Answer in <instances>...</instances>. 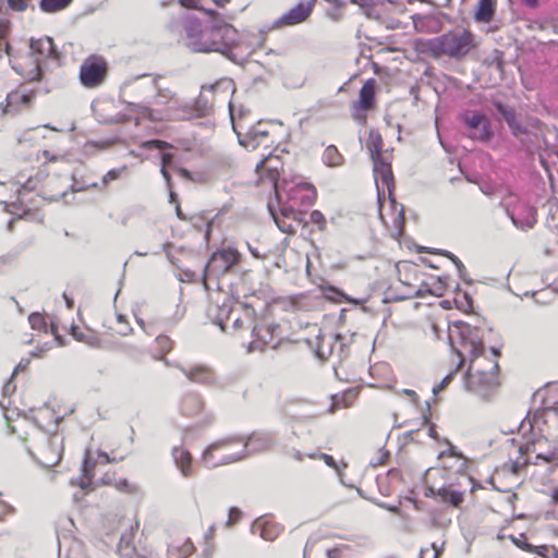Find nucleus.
Here are the masks:
<instances>
[{
    "instance_id": "23",
    "label": "nucleus",
    "mask_w": 558,
    "mask_h": 558,
    "mask_svg": "<svg viewBox=\"0 0 558 558\" xmlns=\"http://www.w3.org/2000/svg\"><path fill=\"white\" fill-rule=\"evenodd\" d=\"M96 465V460L90 457L89 451H86L83 464H82V476L80 480V487L84 490L88 489L92 485V478L94 477L93 470Z\"/></svg>"
},
{
    "instance_id": "32",
    "label": "nucleus",
    "mask_w": 558,
    "mask_h": 558,
    "mask_svg": "<svg viewBox=\"0 0 558 558\" xmlns=\"http://www.w3.org/2000/svg\"><path fill=\"white\" fill-rule=\"evenodd\" d=\"M323 160L328 167H338L342 165L343 157L333 145L328 146L323 155Z\"/></svg>"
},
{
    "instance_id": "11",
    "label": "nucleus",
    "mask_w": 558,
    "mask_h": 558,
    "mask_svg": "<svg viewBox=\"0 0 558 558\" xmlns=\"http://www.w3.org/2000/svg\"><path fill=\"white\" fill-rule=\"evenodd\" d=\"M107 63L104 59L93 57L88 58L82 65L80 71V80L85 87L98 86L106 76Z\"/></svg>"
},
{
    "instance_id": "39",
    "label": "nucleus",
    "mask_w": 558,
    "mask_h": 558,
    "mask_svg": "<svg viewBox=\"0 0 558 558\" xmlns=\"http://www.w3.org/2000/svg\"><path fill=\"white\" fill-rule=\"evenodd\" d=\"M506 211H507L508 217L511 219V222L513 223V226L515 228H518V229L523 230V231H527V230L532 229L534 227L535 222H536V218H535L534 213L525 221H519L513 216V214H511L509 211V209H507Z\"/></svg>"
},
{
    "instance_id": "14",
    "label": "nucleus",
    "mask_w": 558,
    "mask_h": 558,
    "mask_svg": "<svg viewBox=\"0 0 558 558\" xmlns=\"http://www.w3.org/2000/svg\"><path fill=\"white\" fill-rule=\"evenodd\" d=\"M231 299L226 300L221 305H216L209 310L210 315L214 317V322L218 325L221 330H229V318L236 314L235 304Z\"/></svg>"
},
{
    "instance_id": "17",
    "label": "nucleus",
    "mask_w": 558,
    "mask_h": 558,
    "mask_svg": "<svg viewBox=\"0 0 558 558\" xmlns=\"http://www.w3.org/2000/svg\"><path fill=\"white\" fill-rule=\"evenodd\" d=\"M177 367H179L181 372L186 376V378L192 383L207 386L214 385L216 383L215 373L207 366L199 365L190 369L180 365H177Z\"/></svg>"
},
{
    "instance_id": "64",
    "label": "nucleus",
    "mask_w": 558,
    "mask_h": 558,
    "mask_svg": "<svg viewBox=\"0 0 558 558\" xmlns=\"http://www.w3.org/2000/svg\"><path fill=\"white\" fill-rule=\"evenodd\" d=\"M328 558H341V550L339 548H332L327 550Z\"/></svg>"
},
{
    "instance_id": "16",
    "label": "nucleus",
    "mask_w": 558,
    "mask_h": 558,
    "mask_svg": "<svg viewBox=\"0 0 558 558\" xmlns=\"http://www.w3.org/2000/svg\"><path fill=\"white\" fill-rule=\"evenodd\" d=\"M278 329L276 325H269L266 327L263 326H254L252 329L253 336L255 339L248 344L247 351H263L266 344L272 340L275 331Z\"/></svg>"
},
{
    "instance_id": "56",
    "label": "nucleus",
    "mask_w": 558,
    "mask_h": 558,
    "mask_svg": "<svg viewBox=\"0 0 558 558\" xmlns=\"http://www.w3.org/2000/svg\"><path fill=\"white\" fill-rule=\"evenodd\" d=\"M318 458H319V459H322V460H324V462H325L328 466H330V468L335 469V470L340 474L339 465L337 464L336 460H335L331 456H329V454H327V453L319 452V453H318Z\"/></svg>"
},
{
    "instance_id": "27",
    "label": "nucleus",
    "mask_w": 558,
    "mask_h": 558,
    "mask_svg": "<svg viewBox=\"0 0 558 558\" xmlns=\"http://www.w3.org/2000/svg\"><path fill=\"white\" fill-rule=\"evenodd\" d=\"M252 530L254 533H258L263 539L269 542L276 539L279 534V531L275 525L262 521H255Z\"/></svg>"
},
{
    "instance_id": "40",
    "label": "nucleus",
    "mask_w": 558,
    "mask_h": 558,
    "mask_svg": "<svg viewBox=\"0 0 558 558\" xmlns=\"http://www.w3.org/2000/svg\"><path fill=\"white\" fill-rule=\"evenodd\" d=\"M156 342L159 345L160 351L162 353V355L159 359L162 360L166 365L171 366L172 364L163 357V355L168 353L172 348V342L170 338L168 336L161 335L156 338Z\"/></svg>"
},
{
    "instance_id": "12",
    "label": "nucleus",
    "mask_w": 558,
    "mask_h": 558,
    "mask_svg": "<svg viewBox=\"0 0 558 558\" xmlns=\"http://www.w3.org/2000/svg\"><path fill=\"white\" fill-rule=\"evenodd\" d=\"M283 167V162L279 156L268 154L263 157L256 165V173L259 177L260 183H269L274 189L277 187V183L280 178V170Z\"/></svg>"
},
{
    "instance_id": "34",
    "label": "nucleus",
    "mask_w": 558,
    "mask_h": 558,
    "mask_svg": "<svg viewBox=\"0 0 558 558\" xmlns=\"http://www.w3.org/2000/svg\"><path fill=\"white\" fill-rule=\"evenodd\" d=\"M268 209L270 211V215L274 219V221L276 222L277 227L279 228V230L283 233H288V234H292L294 233L295 231V227L294 225L289 221L290 218H283V217H280L271 207V205L269 204L268 205Z\"/></svg>"
},
{
    "instance_id": "2",
    "label": "nucleus",
    "mask_w": 558,
    "mask_h": 558,
    "mask_svg": "<svg viewBox=\"0 0 558 558\" xmlns=\"http://www.w3.org/2000/svg\"><path fill=\"white\" fill-rule=\"evenodd\" d=\"M275 442V436L271 433H253L248 437H226L205 449L202 462L209 469L227 465L238 462L251 453L269 450Z\"/></svg>"
},
{
    "instance_id": "38",
    "label": "nucleus",
    "mask_w": 558,
    "mask_h": 558,
    "mask_svg": "<svg viewBox=\"0 0 558 558\" xmlns=\"http://www.w3.org/2000/svg\"><path fill=\"white\" fill-rule=\"evenodd\" d=\"M38 183H39L38 178H34V177L29 175L25 181H23V178L19 177L16 180V184L20 186L17 189V192L21 195L23 192L34 191L37 189Z\"/></svg>"
},
{
    "instance_id": "29",
    "label": "nucleus",
    "mask_w": 558,
    "mask_h": 558,
    "mask_svg": "<svg viewBox=\"0 0 558 558\" xmlns=\"http://www.w3.org/2000/svg\"><path fill=\"white\" fill-rule=\"evenodd\" d=\"M203 409V401L197 395H187L182 401V411L186 415H195Z\"/></svg>"
},
{
    "instance_id": "46",
    "label": "nucleus",
    "mask_w": 558,
    "mask_h": 558,
    "mask_svg": "<svg viewBox=\"0 0 558 558\" xmlns=\"http://www.w3.org/2000/svg\"><path fill=\"white\" fill-rule=\"evenodd\" d=\"M171 145L165 141L161 140H150L142 143V147L145 149H158L163 150Z\"/></svg>"
},
{
    "instance_id": "5",
    "label": "nucleus",
    "mask_w": 558,
    "mask_h": 558,
    "mask_svg": "<svg viewBox=\"0 0 558 558\" xmlns=\"http://www.w3.org/2000/svg\"><path fill=\"white\" fill-rule=\"evenodd\" d=\"M488 368H483L480 357H472L464 378V387L473 393L485 397L497 385L496 371L498 363L488 362Z\"/></svg>"
},
{
    "instance_id": "8",
    "label": "nucleus",
    "mask_w": 558,
    "mask_h": 558,
    "mask_svg": "<svg viewBox=\"0 0 558 558\" xmlns=\"http://www.w3.org/2000/svg\"><path fill=\"white\" fill-rule=\"evenodd\" d=\"M240 254L235 248H222L218 250L210 256L204 270V280L207 277H216L226 275L239 262Z\"/></svg>"
},
{
    "instance_id": "1",
    "label": "nucleus",
    "mask_w": 558,
    "mask_h": 558,
    "mask_svg": "<svg viewBox=\"0 0 558 558\" xmlns=\"http://www.w3.org/2000/svg\"><path fill=\"white\" fill-rule=\"evenodd\" d=\"M168 27L179 35V41L191 52L227 54L238 41V32L231 24H208L191 14L172 21Z\"/></svg>"
},
{
    "instance_id": "62",
    "label": "nucleus",
    "mask_w": 558,
    "mask_h": 558,
    "mask_svg": "<svg viewBox=\"0 0 558 558\" xmlns=\"http://www.w3.org/2000/svg\"><path fill=\"white\" fill-rule=\"evenodd\" d=\"M280 214L283 218L295 219V211L291 207H282Z\"/></svg>"
},
{
    "instance_id": "10",
    "label": "nucleus",
    "mask_w": 558,
    "mask_h": 558,
    "mask_svg": "<svg viewBox=\"0 0 558 558\" xmlns=\"http://www.w3.org/2000/svg\"><path fill=\"white\" fill-rule=\"evenodd\" d=\"M372 161L378 198L380 199V195L384 193V189L387 187L391 202L396 204V201L392 197L395 179L390 161L386 160L385 157L374 158Z\"/></svg>"
},
{
    "instance_id": "47",
    "label": "nucleus",
    "mask_w": 558,
    "mask_h": 558,
    "mask_svg": "<svg viewBox=\"0 0 558 558\" xmlns=\"http://www.w3.org/2000/svg\"><path fill=\"white\" fill-rule=\"evenodd\" d=\"M515 544L520 548H522V549H524L526 551H530V553L536 551L541 556H545V551H547V548L545 546H541L537 549H535V547L533 545L526 543L525 541H522V542L521 541H515Z\"/></svg>"
},
{
    "instance_id": "37",
    "label": "nucleus",
    "mask_w": 558,
    "mask_h": 558,
    "mask_svg": "<svg viewBox=\"0 0 558 558\" xmlns=\"http://www.w3.org/2000/svg\"><path fill=\"white\" fill-rule=\"evenodd\" d=\"M493 105L498 111V113L502 116L507 124L517 118L515 111L512 107H509L499 100H494Z\"/></svg>"
},
{
    "instance_id": "21",
    "label": "nucleus",
    "mask_w": 558,
    "mask_h": 558,
    "mask_svg": "<svg viewBox=\"0 0 558 558\" xmlns=\"http://www.w3.org/2000/svg\"><path fill=\"white\" fill-rule=\"evenodd\" d=\"M31 50L34 56L52 58L56 56V47L52 38L44 37L40 39H32Z\"/></svg>"
},
{
    "instance_id": "36",
    "label": "nucleus",
    "mask_w": 558,
    "mask_h": 558,
    "mask_svg": "<svg viewBox=\"0 0 558 558\" xmlns=\"http://www.w3.org/2000/svg\"><path fill=\"white\" fill-rule=\"evenodd\" d=\"M32 329L48 333V325L40 313L34 312L28 317Z\"/></svg>"
},
{
    "instance_id": "6",
    "label": "nucleus",
    "mask_w": 558,
    "mask_h": 558,
    "mask_svg": "<svg viewBox=\"0 0 558 558\" xmlns=\"http://www.w3.org/2000/svg\"><path fill=\"white\" fill-rule=\"evenodd\" d=\"M229 111L230 118L232 121V126L234 132L236 133L239 143L241 146L246 149H256L260 145L266 146L267 138L269 136L268 131L263 126L260 122L255 125H252L247 129L244 128L241 121L235 122V116L239 114L241 118L244 114V108L240 106L238 109L232 101L229 102Z\"/></svg>"
},
{
    "instance_id": "31",
    "label": "nucleus",
    "mask_w": 558,
    "mask_h": 558,
    "mask_svg": "<svg viewBox=\"0 0 558 558\" xmlns=\"http://www.w3.org/2000/svg\"><path fill=\"white\" fill-rule=\"evenodd\" d=\"M375 97L374 81L368 80L360 90V105L364 109H369L373 106Z\"/></svg>"
},
{
    "instance_id": "54",
    "label": "nucleus",
    "mask_w": 558,
    "mask_h": 558,
    "mask_svg": "<svg viewBox=\"0 0 558 558\" xmlns=\"http://www.w3.org/2000/svg\"><path fill=\"white\" fill-rule=\"evenodd\" d=\"M557 460V454L554 451H548L546 453H537L535 456V461L533 463L537 464L538 461H544L546 463H551Z\"/></svg>"
},
{
    "instance_id": "42",
    "label": "nucleus",
    "mask_w": 558,
    "mask_h": 558,
    "mask_svg": "<svg viewBox=\"0 0 558 558\" xmlns=\"http://www.w3.org/2000/svg\"><path fill=\"white\" fill-rule=\"evenodd\" d=\"M172 159H173V156L171 154H169V153H165L161 156V169H160V172H161V175L163 177V179L166 181L167 187H171V177H170V173L167 170V166L169 163H171Z\"/></svg>"
},
{
    "instance_id": "15",
    "label": "nucleus",
    "mask_w": 558,
    "mask_h": 558,
    "mask_svg": "<svg viewBox=\"0 0 558 558\" xmlns=\"http://www.w3.org/2000/svg\"><path fill=\"white\" fill-rule=\"evenodd\" d=\"M426 496L439 498L441 502L448 504L454 508L460 507V505L464 501V493L453 489L450 486H442L438 489L430 487L428 488Z\"/></svg>"
},
{
    "instance_id": "30",
    "label": "nucleus",
    "mask_w": 558,
    "mask_h": 558,
    "mask_svg": "<svg viewBox=\"0 0 558 558\" xmlns=\"http://www.w3.org/2000/svg\"><path fill=\"white\" fill-rule=\"evenodd\" d=\"M317 345L315 348V354L320 360H327L333 352L335 345L332 339L329 337L326 343V337L318 335L317 336Z\"/></svg>"
},
{
    "instance_id": "18",
    "label": "nucleus",
    "mask_w": 558,
    "mask_h": 558,
    "mask_svg": "<svg viewBox=\"0 0 558 558\" xmlns=\"http://www.w3.org/2000/svg\"><path fill=\"white\" fill-rule=\"evenodd\" d=\"M134 527L130 526L129 531L122 533L118 546V553L122 558H145L136 551L133 546Z\"/></svg>"
},
{
    "instance_id": "52",
    "label": "nucleus",
    "mask_w": 558,
    "mask_h": 558,
    "mask_svg": "<svg viewBox=\"0 0 558 558\" xmlns=\"http://www.w3.org/2000/svg\"><path fill=\"white\" fill-rule=\"evenodd\" d=\"M15 98H20L21 102L25 106L29 105L32 102V100L34 99V94H24V95H19L17 93H13V94H10L8 97H7V100L9 102H12L13 99Z\"/></svg>"
},
{
    "instance_id": "24",
    "label": "nucleus",
    "mask_w": 558,
    "mask_h": 558,
    "mask_svg": "<svg viewBox=\"0 0 558 558\" xmlns=\"http://www.w3.org/2000/svg\"><path fill=\"white\" fill-rule=\"evenodd\" d=\"M496 0H480L475 11V20L488 23L495 13Z\"/></svg>"
},
{
    "instance_id": "19",
    "label": "nucleus",
    "mask_w": 558,
    "mask_h": 558,
    "mask_svg": "<svg viewBox=\"0 0 558 558\" xmlns=\"http://www.w3.org/2000/svg\"><path fill=\"white\" fill-rule=\"evenodd\" d=\"M172 458L183 476L187 477L192 474V456L189 450L183 447H174Z\"/></svg>"
},
{
    "instance_id": "48",
    "label": "nucleus",
    "mask_w": 558,
    "mask_h": 558,
    "mask_svg": "<svg viewBox=\"0 0 558 558\" xmlns=\"http://www.w3.org/2000/svg\"><path fill=\"white\" fill-rule=\"evenodd\" d=\"M446 257H448L456 265L460 278L464 280L466 269L462 262L451 252H447Z\"/></svg>"
},
{
    "instance_id": "63",
    "label": "nucleus",
    "mask_w": 558,
    "mask_h": 558,
    "mask_svg": "<svg viewBox=\"0 0 558 558\" xmlns=\"http://www.w3.org/2000/svg\"><path fill=\"white\" fill-rule=\"evenodd\" d=\"M340 407L347 408L348 404L347 403L341 404L340 401H339V398L337 396L332 397V403H331V407L329 409V412L332 413V412L336 411V409H338Z\"/></svg>"
},
{
    "instance_id": "33",
    "label": "nucleus",
    "mask_w": 558,
    "mask_h": 558,
    "mask_svg": "<svg viewBox=\"0 0 558 558\" xmlns=\"http://www.w3.org/2000/svg\"><path fill=\"white\" fill-rule=\"evenodd\" d=\"M519 452L520 457L510 462V470L512 473H518L523 466L532 463L530 457H527L531 452V446L520 447Z\"/></svg>"
},
{
    "instance_id": "41",
    "label": "nucleus",
    "mask_w": 558,
    "mask_h": 558,
    "mask_svg": "<svg viewBox=\"0 0 558 558\" xmlns=\"http://www.w3.org/2000/svg\"><path fill=\"white\" fill-rule=\"evenodd\" d=\"M509 129L511 130V133L518 137L521 142L524 141L523 136H531V132L527 131L526 128H524L517 118L508 123Z\"/></svg>"
},
{
    "instance_id": "60",
    "label": "nucleus",
    "mask_w": 558,
    "mask_h": 558,
    "mask_svg": "<svg viewBox=\"0 0 558 558\" xmlns=\"http://www.w3.org/2000/svg\"><path fill=\"white\" fill-rule=\"evenodd\" d=\"M241 517V511L238 508H230L228 524L235 523Z\"/></svg>"
},
{
    "instance_id": "51",
    "label": "nucleus",
    "mask_w": 558,
    "mask_h": 558,
    "mask_svg": "<svg viewBox=\"0 0 558 558\" xmlns=\"http://www.w3.org/2000/svg\"><path fill=\"white\" fill-rule=\"evenodd\" d=\"M26 78L31 82L40 81L41 78V69L39 65V59L35 60V66L28 72Z\"/></svg>"
},
{
    "instance_id": "58",
    "label": "nucleus",
    "mask_w": 558,
    "mask_h": 558,
    "mask_svg": "<svg viewBox=\"0 0 558 558\" xmlns=\"http://www.w3.org/2000/svg\"><path fill=\"white\" fill-rule=\"evenodd\" d=\"M13 512V507L4 501H0V520Z\"/></svg>"
},
{
    "instance_id": "57",
    "label": "nucleus",
    "mask_w": 558,
    "mask_h": 558,
    "mask_svg": "<svg viewBox=\"0 0 558 558\" xmlns=\"http://www.w3.org/2000/svg\"><path fill=\"white\" fill-rule=\"evenodd\" d=\"M52 348V343H45L43 347L36 348L31 354L33 357H43L44 354Z\"/></svg>"
},
{
    "instance_id": "61",
    "label": "nucleus",
    "mask_w": 558,
    "mask_h": 558,
    "mask_svg": "<svg viewBox=\"0 0 558 558\" xmlns=\"http://www.w3.org/2000/svg\"><path fill=\"white\" fill-rule=\"evenodd\" d=\"M198 2V0H179V3L187 9H201Z\"/></svg>"
},
{
    "instance_id": "35",
    "label": "nucleus",
    "mask_w": 558,
    "mask_h": 558,
    "mask_svg": "<svg viewBox=\"0 0 558 558\" xmlns=\"http://www.w3.org/2000/svg\"><path fill=\"white\" fill-rule=\"evenodd\" d=\"M72 0H40L39 8L46 13H53L65 9Z\"/></svg>"
},
{
    "instance_id": "4",
    "label": "nucleus",
    "mask_w": 558,
    "mask_h": 558,
    "mask_svg": "<svg viewBox=\"0 0 558 558\" xmlns=\"http://www.w3.org/2000/svg\"><path fill=\"white\" fill-rule=\"evenodd\" d=\"M474 47V35L468 29L448 32L428 43L429 52L435 58L447 56L457 60L463 59Z\"/></svg>"
},
{
    "instance_id": "59",
    "label": "nucleus",
    "mask_w": 558,
    "mask_h": 558,
    "mask_svg": "<svg viewBox=\"0 0 558 558\" xmlns=\"http://www.w3.org/2000/svg\"><path fill=\"white\" fill-rule=\"evenodd\" d=\"M449 449L447 451H442L439 453L438 458H442L445 456L456 457L458 459H464L463 456L457 451L456 447L452 445H449Z\"/></svg>"
},
{
    "instance_id": "3",
    "label": "nucleus",
    "mask_w": 558,
    "mask_h": 558,
    "mask_svg": "<svg viewBox=\"0 0 558 558\" xmlns=\"http://www.w3.org/2000/svg\"><path fill=\"white\" fill-rule=\"evenodd\" d=\"M483 330L464 322H456L449 327L448 338L451 348L460 357L459 366L464 363V354L481 357L484 351Z\"/></svg>"
},
{
    "instance_id": "20",
    "label": "nucleus",
    "mask_w": 558,
    "mask_h": 558,
    "mask_svg": "<svg viewBox=\"0 0 558 558\" xmlns=\"http://www.w3.org/2000/svg\"><path fill=\"white\" fill-rule=\"evenodd\" d=\"M236 314L233 316V323L229 325V329L239 330L242 328L244 323L252 324L254 310L245 303L235 304Z\"/></svg>"
},
{
    "instance_id": "53",
    "label": "nucleus",
    "mask_w": 558,
    "mask_h": 558,
    "mask_svg": "<svg viewBox=\"0 0 558 558\" xmlns=\"http://www.w3.org/2000/svg\"><path fill=\"white\" fill-rule=\"evenodd\" d=\"M233 446L239 447V441H233V442H231V444L227 445V446H226V447H223V448H220V449H216V450H214V457H215V459L220 460L225 454H233V453H235L236 451H232V452H231V451L229 450V448H230V447H233Z\"/></svg>"
},
{
    "instance_id": "45",
    "label": "nucleus",
    "mask_w": 558,
    "mask_h": 558,
    "mask_svg": "<svg viewBox=\"0 0 558 558\" xmlns=\"http://www.w3.org/2000/svg\"><path fill=\"white\" fill-rule=\"evenodd\" d=\"M330 338L333 341L335 348L338 347L339 349V357L347 356L349 344L344 342V338L340 333L332 335Z\"/></svg>"
},
{
    "instance_id": "25",
    "label": "nucleus",
    "mask_w": 558,
    "mask_h": 558,
    "mask_svg": "<svg viewBox=\"0 0 558 558\" xmlns=\"http://www.w3.org/2000/svg\"><path fill=\"white\" fill-rule=\"evenodd\" d=\"M48 445L53 448L50 457L43 456V463L46 466H53L61 460L62 439L58 435L47 437Z\"/></svg>"
},
{
    "instance_id": "50",
    "label": "nucleus",
    "mask_w": 558,
    "mask_h": 558,
    "mask_svg": "<svg viewBox=\"0 0 558 558\" xmlns=\"http://www.w3.org/2000/svg\"><path fill=\"white\" fill-rule=\"evenodd\" d=\"M460 367L461 366L458 365L453 372L444 377L442 380L436 387L433 388V393L437 395L440 390L446 388Z\"/></svg>"
},
{
    "instance_id": "43",
    "label": "nucleus",
    "mask_w": 558,
    "mask_h": 558,
    "mask_svg": "<svg viewBox=\"0 0 558 558\" xmlns=\"http://www.w3.org/2000/svg\"><path fill=\"white\" fill-rule=\"evenodd\" d=\"M310 221L316 225L319 231H325L327 228V220L324 214L319 210H313L310 214Z\"/></svg>"
},
{
    "instance_id": "9",
    "label": "nucleus",
    "mask_w": 558,
    "mask_h": 558,
    "mask_svg": "<svg viewBox=\"0 0 558 558\" xmlns=\"http://www.w3.org/2000/svg\"><path fill=\"white\" fill-rule=\"evenodd\" d=\"M461 121L469 130V137L477 142H488L493 137L492 123L480 112L464 113Z\"/></svg>"
},
{
    "instance_id": "28",
    "label": "nucleus",
    "mask_w": 558,
    "mask_h": 558,
    "mask_svg": "<svg viewBox=\"0 0 558 558\" xmlns=\"http://www.w3.org/2000/svg\"><path fill=\"white\" fill-rule=\"evenodd\" d=\"M216 87V84L202 87V92L195 101V109L198 114H206L210 110L213 105L210 99L206 96V93H214Z\"/></svg>"
},
{
    "instance_id": "26",
    "label": "nucleus",
    "mask_w": 558,
    "mask_h": 558,
    "mask_svg": "<svg viewBox=\"0 0 558 558\" xmlns=\"http://www.w3.org/2000/svg\"><path fill=\"white\" fill-rule=\"evenodd\" d=\"M366 147L367 150L369 151L371 159L384 157L381 151L383 138L377 131H369L368 138L366 141Z\"/></svg>"
},
{
    "instance_id": "49",
    "label": "nucleus",
    "mask_w": 558,
    "mask_h": 558,
    "mask_svg": "<svg viewBox=\"0 0 558 558\" xmlns=\"http://www.w3.org/2000/svg\"><path fill=\"white\" fill-rule=\"evenodd\" d=\"M126 169V167H121V168H118V169H111L109 170L104 177H102V183L104 184H107L109 181H113V180H117L118 178H120V175L122 174V172Z\"/></svg>"
},
{
    "instance_id": "44",
    "label": "nucleus",
    "mask_w": 558,
    "mask_h": 558,
    "mask_svg": "<svg viewBox=\"0 0 558 558\" xmlns=\"http://www.w3.org/2000/svg\"><path fill=\"white\" fill-rule=\"evenodd\" d=\"M360 9L362 13L368 19L379 20L381 17V13L375 5L372 4V2H366L360 5Z\"/></svg>"
},
{
    "instance_id": "7",
    "label": "nucleus",
    "mask_w": 558,
    "mask_h": 558,
    "mask_svg": "<svg viewBox=\"0 0 558 558\" xmlns=\"http://www.w3.org/2000/svg\"><path fill=\"white\" fill-rule=\"evenodd\" d=\"M159 78L160 75L149 74H143L135 78L136 81L144 80L135 86L136 89L148 93L154 92L153 101L141 104L130 102L128 105L129 110L141 113L143 116H148L151 113L150 105H166L170 102V100L174 97V93H172L169 88H161L158 84Z\"/></svg>"
},
{
    "instance_id": "55",
    "label": "nucleus",
    "mask_w": 558,
    "mask_h": 558,
    "mask_svg": "<svg viewBox=\"0 0 558 558\" xmlns=\"http://www.w3.org/2000/svg\"><path fill=\"white\" fill-rule=\"evenodd\" d=\"M8 4L17 12H23L27 9V0H8Z\"/></svg>"
},
{
    "instance_id": "13",
    "label": "nucleus",
    "mask_w": 558,
    "mask_h": 558,
    "mask_svg": "<svg viewBox=\"0 0 558 558\" xmlns=\"http://www.w3.org/2000/svg\"><path fill=\"white\" fill-rule=\"evenodd\" d=\"M316 0L301 1L282 14L276 22V26H293L304 22L313 12Z\"/></svg>"
},
{
    "instance_id": "22",
    "label": "nucleus",
    "mask_w": 558,
    "mask_h": 558,
    "mask_svg": "<svg viewBox=\"0 0 558 558\" xmlns=\"http://www.w3.org/2000/svg\"><path fill=\"white\" fill-rule=\"evenodd\" d=\"M194 550L193 543L189 539H178L173 541L168 546V557L169 558H186Z\"/></svg>"
}]
</instances>
